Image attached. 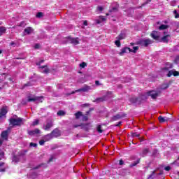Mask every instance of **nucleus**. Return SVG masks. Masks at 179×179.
<instances>
[{
  "instance_id": "obj_1",
  "label": "nucleus",
  "mask_w": 179,
  "mask_h": 179,
  "mask_svg": "<svg viewBox=\"0 0 179 179\" xmlns=\"http://www.w3.org/2000/svg\"><path fill=\"white\" fill-rule=\"evenodd\" d=\"M139 50V47L134 46L133 47V50L129 48H123L121 51L119 52L120 55H124V54H128L129 52H136Z\"/></svg>"
},
{
  "instance_id": "obj_2",
  "label": "nucleus",
  "mask_w": 179,
  "mask_h": 179,
  "mask_svg": "<svg viewBox=\"0 0 179 179\" xmlns=\"http://www.w3.org/2000/svg\"><path fill=\"white\" fill-rule=\"evenodd\" d=\"M8 114V106H3L0 109V121H3L6 118Z\"/></svg>"
},
{
  "instance_id": "obj_3",
  "label": "nucleus",
  "mask_w": 179,
  "mask_h": 179,
  "mask_svg": "<svg viewBox=\"0 0 179 179\" xmlns=\"http://www.w3.org/2000/svg\"><path fill=\"white\" fill-rule=\"evenodd\" d=\"M22 124V119L19 117L10 119V127H15Z\"/></svg>"
},
{
  "instance_id": "obj_4",
  "label": "nucleus",
  "mask_w": 179,
  "mask_h": 179,
  "mask_svg": "<svg viewBox=\"0 0 179 179\" xmlns=\"http://www.w3.org/2000/svg\"><path fill=\"white\" fill-rule=\"evenodd\" d=\"M153 43V41L150 39H142L140 41L141 45H143V47H148V45L152 44Z\"/></svg>"
},
{
  "instance_id": "obj_5",
  "label": "nucleus",
  "mask_w": 179,
  "mask_h": 179,
  "mask_svg": "<svg viewBox=\"0 0 179 179\" xmlns=\"http://www.w3.org/2000/svg\"><path fill=\"white\" fill-rule=\"evenodd\" d=\"M159 94H160V91H150L148 92V96H150L152 99H156Z\"/></svg>"
},
{
  "instance_id": "obj_6",
  "label": "nucleus",
  "mask_w": 179,
  "mask_h": 179,
  "mask_svg": "<svg viewBox=\"0 0 179 179\" xmlns=\"http://www.w3.org/2000/svg\"><path fill=\"white\" fill-rule=\"evenodd\" d=\"M54 124L52 123V121L48 122L45 124L43 125V129L45 131H50V128H52V126Z\"/></svg>"
},
{
  "instance_id": "obj_7",
  "label": "nucleus",
  "mask_w": 179,
  "mask_h": 179,
  "mask_svg": "<svg viewBox=\"0 0 179 179\" xmlns=\"http://www.w3.org/2000/svg\"><path fill=\"white\" fill-rule=\"evenodd\" d=\"M28 101H43V97L31 96L28 98Z\"/></svg>"
},
{
  "instance_id": "obj_8",
  "label": "nucleus",
  "mask_w": 179,
  "mask_h": 179,
  "mask_svg": "<svg viewBox=\"0 0 179 179\" xmlns=\"http://www.w3.org/2000/svg\"><path fill=\"white\" fill-rule=\"evenodd\" d=\"M151 37H152L154 40H159L160 37V33L157 31H153L151 34Z\"/></svg>"
},
{
  "instance_id": "obj_9",
  "label": "nucleus",
  "mask_w": 179,
  "mask_h": 179,
  "mask_svg": "<svg viewBox=\"0 0 179 179\" xmlns=\"http://www.w3.org/2000/svg\"><path fill=\"white\" fill-rule=\"evenodd\" d=\"M78 127H80L81 128V129H85V131H87V129H89V127H90V124H76L74 125V128H78Z\"/></svg>"
},
{
  "instance_id": "obj_10",
  "label": "nucleus",
  "mask_w": 179,
  "mask_h": 179,
  "mask_svg": "<svg viewBox=\"0 0 179 179\" xmlns=\"http://www.w3.org/2000/svg\"><path fill=\"white\" fill-rule=\"evenodd\" d=\"M69 43L73 44L74 45H78L79 44V38H69Z\"/></svg>"
},
{
  "instance_id": "obj_11",
  "label": "nucleus",
  "mask_w": 179,
  "mask_h": 179,
  "mask_svg": "<svg viewBox=\"0 0 179 179\" xmlns=\"http://www.w3.org/2000/svg\"><path fill=\"white\" fill-rule=\"evenodd\" d=\"M179 76V72L176 70L169 71L167 76L170 78L171 76Z\"/></svg>"
},
{
  "instance_id": "obj_12",
  "label": "nucleus",
  "mask_w": 179,
  "mask_h": 179,
  "mask_svg": "<svg viewBox=\"0 0 179 179\" xmlns=\"http://www.w3.org/2000/svg\"><path fill=\"white\" fill-rule=\"evenodd\" d=\"M23 156L22 154L20 155H14L12 158L13 163H17L19 162V160H20V158Z\"/></svg>"
},
{
  "instance_id": "obj_13",
  "label": "nucleus",
  "mask_w": 179,
  "mask_h": 179,
  "mask_svg": "<svg viewBox=\"0 0 179 179\" xmlns=\"http://www.w3.org/2000/svg\"><path fill=\"white\" fill-rule=\"evenodd\" d=\"M29 135H37L38 134H41V131L38 129H35L34 130L30 131L28 132Z\"/></svg>"
},
{
  "instance_id": "obj_14",
  "label": "nucleus",
  "mask_w": 179,
  "mask_h": 179,
  "mask_svg": "<svg viewBox=\"0 0 179 179\" xmlns=\"http://www.w3.org/2000/svg\"><path fill=\"white\" fill-rule=\"evenodd\" d=\"M39 68L41 69V72H42L43 73H48V72H50V69H48V67H47V66H43Z\"/></svg>"
},
{
  "instance_id": "obj_15",
  "label": "nucleus",
  "mask_w": 179,
  "mask_h": 179,
  "mask_svg": "<svg viewBox=\"0 0 179 179\" xmlns=\"http://www.w3.org/2000/svg\"><path fill=\"white\" fill-rule=\"evenodd\" d=\"M96 24L104 23V22H106V17L103 16H99V19L96 20Z\"/></svg>"
},
{
  "instance_id": "obj_16",
  "label": "nucleus",
  "mask_w": 179,
  "mask_h": 179,
  "mask_svg": "<svg viewBox=\"0 0 179 179\" xmlns=\"http://www.w3.org/2000/svg\"><path fill=\"white\" fill-rule=\"evenodd\" d=\"M33 33V28L27 27L24 31V34H31Z\"/></svg>"
},
{
  "instance_id": "obj_17",
  "label": "nucleus",
  "mask_w": 179,
  "mask_h": 179,
  "mask_svg": "<svg viewBox=\"0 0 179 179\" xmlns=\"http://www.w3.org/2000/svg\"><path fill=\"white\" fill-rule=\"evenodd\" d=\"M1 138L3 139V141L8 140V131H4L1 133Z\"/></svg>"
},
{
  "instance_id": "obj_18",
  "label": "nucleus",
  "mask_w": 179,
  "mask_h": 179,
  "mask_svg": "<svg viewBox=\"0 0 179 179\" xmlns=\"http://www.w3.org/2000/svg\"><path fill=\"white\" fill-rule=\"evenodd\" d=\"M159 122H166V121H169V117H162L159 116L158 117Z\"/></svg>"
},
{
  "instance_id": "obj_19",
  "label": "nucleus",
  "mask_w": 179,
  "mask_h": 179,
  "mask_svg": "<svg viewBox=\"0 0 179 179\" xmlns=\"http://www.w3.org/2000/svg\"><path fill=\"white\" fill-rule=\"evenodd\" d=\"M170 35L164 34V36L162 38L163 43H168Z\"/></svg>"
},
{
  "instance_id": "obj_20",
  "label": "nucleus",
  "mask_w": 179,
  "mask_h": 179,
  "mask_svg": "<svg viewBox=\"0 0 179 179\" xmlns=\"http://www.w3.org/2000/svg\"><path fill=\"white\" fill-rule=\"evenodd\" d=\"M90 90V87L89 86H85L80 90H76V92H87Z\"/></svg>"
},
{
  "instance_id": "obj_21",
  "label": "nucleus",
  "mask_w": 179,
  "mask_h": 179,
  "mask_svg": "<svg viewBox=\"0 0 179 179\" xmlns=\"http://www.w3.org/2000/svg\"><path fill=\"white\" fill-rule=\"evenodd\" d=\"M52 136H59V130L55 129L52 131Z\"/></svg>"
},
{
  "instance_id": "obj_22",
  "label": "nucleus",
  "mask_w": 179,
  "mask_h": 179,
  "mask_svg": "<svg viewBox=\"0 0 179 179\" xmlns=\"http://www.w3.org/2000/svg\"><path fill=\"white\" fill-rule=\"evenodd\" d=\"M52 138V134L51 133L50 134H48L44 137V139L45 142H48V141H50Z\"/></svg>"
},
{
  "instance_id": "obj_23",
  "label": "nucleus",
  "mask_w": 179,
  "mask_h": 179,
  "mask_svg": "<svg viewBox=\"0 0 179 179\" xmlns=\"http://www.w3.org/2000/svg\"><path fill=\"white\" fill-rule=\"evenodd\" d=\"M6 32V28L5 27H0V36H2V34H4V33Z\"/></svg>"
},
{
  "instance_id": "obj_24",
  "label": "nucleus",
  "mask_w": 179,
  "mask_h": 179,
  "mask_svg": "<svg viewBox=\"0 0 179 179\" xmlns=\"http://www.w3.org/2000/svg\"><path fill=\"white\" fill-rule=\"evenodd\" d=\"M5 157V153L3 151L0 150V160H2V159H4Z\"/></svg>"
},
{
  "instance_id": "obj_25",
  "label": "nucleus",
  "mask_w": 179,
  "mask_h": 179,
  "mask_svg": "<svg viewBox=\"0 0 179 179\" xmlns=\"http://www.w3.org/2000/svg\"><path fill=\"white\" fill-rule=\"evenodd\" d=\"M125 38V34H120L118 36V40H124Z\"/></svg>"
},
{
  "instance_id": "obj_26",
  "label": "nucleus",
  "mask_w": 179,
  "mask_h": 179,
  "mask_svg": "<svg viewBox=\"0 0 179 179\" xmlns=\"http://www.w3.org/2000/svg\"><path fill=\"white\" fill-rule=\"evenodd\" d=\"M167 27H169L167 25L162 24L159 27V30H166V29H167Z\"/></svg>"
},
{
  "instance_id": "obj_27",
  "label": "nucleus",
  "mask_w": 179,
  "mask_h": 179,
  "mask_svg": "<svg viewBox=\"0 0 179 179\" xmlns=\"http://www.w3.org/2000/svg\"><path fill=\"white\" fill-rule=\"evenodd\" d=\"M57 115H59V116L65 115V111H64V110H59L57 112Z\"/></svg>"
},
{
  "instance_id": "obj_28",
  "label": "nucleus",
  "mask_w": 179,
  "mask_h": 179,
  "mask_svg": "<svg viewBox=\"0 0 179 179\" xmlns=\"http://www.w3.org/2000/svg\"><path fill=\"white\" fill-rule=\"evenodd\" d=\"M76 118H79L80 117H83V115L81 112H78L77 113L75 114Z\"/></svg>"
},
{
  "instance_id": "obj_29",
  "label": "nucleus",
  "mask_w": 179,
  "mask_h": 179,
  "mask_svg": "<svg viewBox=\"0 0 179 179\" xmlns=\"http://www.w3.org/2000/svg\"><path fill=\"white\" fill-rule=\"evenodd\" d=\"M115 45H117V47H121V42L120 41V40H117L115 41Z\"/></svg>"
},
{
  "instance_id": "obj_30",
  "label": "nucleus",
  "mask_w": 179,
  "mask_h": 179,
  "mask_svg": "<svg viewBox=\"0 0 179 179\" xmlns=\"http://www.w3.org/2000/svg\"><path fill=\"white\" fill-rule=\"evenodd\" d=\"M86 66H87V64L85 62L80 64V68H86Z\"/></svg>"
},
{
  "instance_id": "obj_31",
  "label": "nucleus",
  "mask_w": 179,
  "mask_h": 179,
  "mask_svg": "<svg viewBox=\"0 0 179 179\" xmlns=\"http://www.w3.org/2000/svg\"><path fill=\"white\" fill-rule=\"evenodd\" d=\"M43 16H44V14H43V13H41V12L38 13L36 14V17L40 18V17H43Z\"/></svg>"
},
{
  "instance_id": "obj_32",
  "label": "nucleus",
  "mask_w": 179,
  "mask_h": 179,
  "mask_svg": "<svg viewBox=\"0 0 179 179\" xmlns=\"http://www.w3.org/2000/svg\"><path fill=\"white\" fill-rule=\"evenodd\" d=\"M170 68H173V64H168V66L165 67L164 70L169 71V69H170Z\"/></svg>"
},
{
  "instance_id": "obj_33",
  "label": "nucleus",
  "mask_w": 179,
  "mask_h": 179,
  "mask_svg": "<svg viewBox=\"0 0 179 179\" xmlns=\"http://www.w3.org/2000/svg\"><path fill=\"white\" fill-rule=\"evenodd\" d=\"M173 13H174V15H175L176 19H179V14L177 13V10H175L173 11Z\"/></svg>"
},
{
  "instance_id": "obj_34",
  "label": "nucleus",
  "mask_w": 179,
  "mask_h": 179,
  "mask_svg": "<svg viewBox=\"0 0 179 179\" xmlns=\"http://www.w3.org/2000/svg\"><path fill=\"white\" fill-rule=\"evenodd\" d=\"M118 9V6H116L115 8H113L112 10H110V12H117Z\"/></svg>"
},
{
  "instance_id": "obj_35",
  "label": "nucleus",
  "mask_w": 179,
  "mask_h": 179,
  "mask_svg": "<svg viewBox=\"0 0 179 179\" xmlns=\"http://www.w3.org/2000/svg\"><path fill=\"white\" fill-rule=\"evenodd\" d=\"M44 143H45V139L43 138V140H41L39 141V145H41V146H43V145H44Z\"/></svg>"
},
{
  "instance_id": "obj_36",
  "label": "nucleus",
  "mask_w": 179,
  "mask_h": 179,
  "mask_svg": "<svg viewBox=\"0 0 179 179\" xmlns=\"http://www.w3.org/2000/svg\"><path fill=\"white\" fill-rule=\"evenodd\" d=\"M97 131L99 132V134H101V132H103V130H101V126H99L97 127Z\"/></svg>"
},
{
  "instance_id": "obj_37",
  "label": "nucleus",
  "mask_w": 179,
  "mask_h": 179,
  "mask_svg": "<svg viewBox=\"0 0 179 179\" xmlns=\"http://www.w3.org/2000/svg\"><path fill=\"white\" fill-rule=\"evenodd\" d=\"M120 118H122V116H121V115H117L116 116H115L114 119L115 120H118Z\"/></svg>"
},
{
  "instance_id": "obj_38",
  "label": "nucleus",
  "mask_w": 179,
  "mask_h": 179,
  "mask_svg": "<svg viewBox=\"0 0 179 179\" xmlns=\"http://www.w3.org/2000/svg\"><path fill=\"white\" fill-rule=\"evenodd\" d=\"M167 87H169V85L167 84H165L161 87V89L164 90V89H167Z\"/></svg>"
},
{
  "instance_id": "obj_39",
  "label": "nucleus",
  "mask_w": 179,
  "mask_h": 179,
  "mask_svg": "<svg viewBox=\"0 0 179 179\" xmlns=\"http://www.w3.org/2000/svg\"><path fill=\"white\" fill-rule=\"evenodd\" d=\"M98 10L99 12H103V10H104V8L102 6H99L98 7Z\"/></svg>"
},
{
  "instance_id": "obj_40",
  "label": "nucleus",
  "mask_w": 179,
  "mask_h": 179,
  "mask_svg": "<svg viewBox=\"0 0 179 179\" xmlns=\"http://www.w3.org/2000/svg\"><path fill=\"white\" fill-rule=\"evenodd\" d=\"M38 122H39V120H36L35 121H34L33 125H38Z\"/></svg>"
},
{
  "instance_id": "obj_41",
  "label": "nucleus",
  "mask_w": 179,
  "mask_h": 179,
  "mask_svg": "<svg viewBox=\"0 0 179 179\" xmlns=\"http://www.w3.org/2000/svg\"><path fill=\"white\" fill-rule=\"evenodd\" d=\"M104 100H106V99H104V98H98V99H96V101H104Z\"/></svg>"
},
{
  "instance_id": "obj_42",
  "label": "nucleus",
  "mask_w": 179,
  "mask_h": 179,
  "mask_svg": "<svg viewBox=\"0 0 179 179\" xmlns=\"http://www.w3.org/2000/svg\"><path fill=\"white\" fill-rule=\"evenodd\" d=\"M139 161H140L139 159H138L136 162H134V163L132 164L131 166H136V164H138L139 163Z\"/></svg>"
},
{
  "instance_id": "obj_43",
  "label": "nucleus",
  "mask_w": 179,
  "mask_h": 179,
  "mask_svg": "<svg viewBox=\"0 0 179 179\" xmlns=\"http://www.w3.org/2000/svg\"><path fill=\"white\" fill-rule=\"evenodd\" d=\"M164 170H166V171H170V170H171V167L166 166V167L164 168Z\"/></svg>"
},
{
  "instance_id": "obj_44",
  "label": "nucleus",
  "mask_w": 179,
  "mask_h": 179,
  "mask_svg": "<svg viewBox=\"0 0 179 179\" xmlns=\"http://www.w3.org/2000/svg\"><path fill=\"white\" fill-rule=\"evenodd\" d=\"M30 146H31V147L36 148V147L37 146V143H30Z\"/></svg>"
},
{
  "instance_id": "obj_45",
  "label": "nucleus",
  "mask_w": 179,
  "mask_h": 179,
  "mask_svg": "<svg viewBox=\"0 0 179 179\" xmlns=\"http://www.w3.org/2000/svg\"><path fill=\"white\" fill-rule=\"evenodd\" d=\"M173 164H176L177 166H179V157L178 159L173 162Z\"/></svg>"
},
{
  "instance_id": "obj_46",
  "label": "nucleus",
  "mask_w": 179,
  "mask_h": 179,
  "mask_svg": "<svg viewBox=\"0 0 179 179\" xmlns=\"http://www.w3.org/2000/svg\"><path fill=\"white\" fill-rule=\"evenodd\" d=\"M83 117V121H87L88 118L87 116H82Z\"/></svg>"
},
{
  "instance_id": "obj_47",
  "label": "nucleus",
  "mask_w": 179,
  "mask_h": 179,
  "mask_svg": "<svg viewBox=\"0 0 179 179\" xmlns=\"http://www.w3.org/2000/svg\"><path fill=\"white\" fill-rule=\"evenodd\" d=\"M119 164H120V166H122V164H124V161L120 160Z\"/></svg>"
},
{
  "instance_id": "obj_48",
  "label": "nucleus",
  "mask_w": 179,
  "mask_h": 179,
  "mask_svg": "<svg viewBox=\"0 0 179 179\" xmlns=\"http://www.w3.org/2000/svg\"><path fill=\"white\" fill-rule=\"evenodd\" d=\"M5 166V163H3V162H0V167H2V166Z\"/></svg>"
},
{
  "instance_id": "obj_49",
  "label": "nucleus",
  "mask_w": 179,
  "mask_h": 179,
  "mask_svg": "<svg viewBox=\"0 0 179 179\" xmlns=\"http://www.w3.org/2000/svg\"><path fill=\"white\" fill-rule=\"evenodd\" d=\"M84 26H87V22L85 20L83 22Z\"/></svg>"
},
{
  "instance_id": "obj_50",
  "label": "nucleus",
  "mask_w": 179,
  "mask_h": 179,
  "mask_svg": "<svg viewBox=\"0 0 179 179\" xmlns=\"http://www.w3.org/2000/svg\"><path fill=\"white\" fill-rule=\"evenodd\" d=\"M35 48H40V45L36 44V45H35Z\"/></svg>"
},
{
  "instance_id": "obj_51",
  "label": "nucleus",
  "mask_w": 179,
  "mask_h": 179,
  "mask_svg": "<svg viewBox=\"0 0 179 179\" xmlns=\"http://www.w3.org/2000/svg\"><path fill=\"white\" fill-rule=\"evenodd\" d=\"M42 62H44V60H41L39 63H36V65H40Z\"/></svg>"
},
{
  "instance_id": "obj_52",
  "label": "nucleus",
  "mask_w": 179,
  "mask_h": 179,
  "mask_svg": "<svg viewBox=\"0 0 179 179\" xmlns=\"http://www.w3.org/2000/svg\"><path fill=\"white\" fill-rule=\"evenodd\" d=\"M3 141H2V139H0V146H1V145H2V143H3Z\"/></svg>"
},
{
  "instance_id": "obj_53",
  "label": "nucleus",
  "mask_w": 179,
  "mask_h": 179,
  "mask_svg": "<svg viewBox=\"0 0 179 179\" xmlns=\"http://www.w3.org/2000/svg\"><path fill=\"white\" fill-rule=\"evenodd\" d=\"M0 171H1V172L5 171V169H0Z\"/></svg>"
},
{
  "instance_id": "obj_54",
  "label": "nucleus",
  "mask_w": 179,
  "mask_h": 179,
  "mask_svg": "<svg viewBox=\"0 0 179 179\" xmlns=\"http://www.w3.org/2000/svg\"><path fill=\"white\" fill-rule=\"evenodd\" d=\"M95 83H96V85H99V81L95 82Z\"/></svg>"
},
{
  "instance_id": "obj_55",
  "label": "nucleus",
  "mask_w": 179,
  "mask_h": 179,
  "mask_svg": "<svg viewBox=\"0 0 179 179\" xmlns=\"http://www.w3.org/2000/svg\"><path fill=\"white\" fill-rule=\"evenodd\" d=\"M31 178H36V176H31Z\"/></svg>"
},
{
  "instance_id": "obj_56",
  "label": "nucleus",
  "mask_w": 179,
  "mask_h": 179,
  "mask_svg": "<svg viewBox=\"0 0 179 179\" xmlns=\"http://www.w3.org/2000/svg\"><path fill=\"white\" fill-rule=\"evenodd\" d=\"M148 152V150H144V153H146Z\"/></svg>"
},
{
  "instance_id": "obj_57",
  "label": "nucleus",
  "mask_w": 179,
  "mask_h": 179,
  "mask_svg": "<svg viewBox=\"0 0 179 179\" xmlns=\"http://www.w3.org/2000/svg\"><path fill=\"white\" fill-rule=\"evenodd\" d=\"M49 162H52V159H50L49 160Z\"/></svg>"
},
{
  "instance_id": "obj_58",
  "label": "nucleus",
  "mask_w": 179,
  "mask_h": 179,
  "mask_svg": "<svg viewBox=\"0 0 179 179\" xmlns=\"http://www.w3.org/2000/svg\"><path fill=\"white\" fill-rule=\"evenodd\" d=\"M0 54H2V50H0Z\"/></svg>"
},
{
  "instance_id": "obj_59",
  "label": "nucleus",
  "mask_w": 179,
  "mask_h": 179,
  "mask_svg": "<svg viewBox=\"0 0 179 179\" xmlns=\"http://www.w3.org/2000/svg\"><path fill=\"white\" fill-rule=\"evenodd\" d=\"M177 25L179 26V22L177 23Z\"/></svg>"
},
{
  "instance_id": "obj_60",
  "label": "nucleus",
  "mask_w": 179,
  "mask_h": 179,
  "mask_svg": "<svg viewBox=\"0 0 179 179\" xmlns=\"http://www.w3.org/2000/svg\"><path fill=\"white\" fill-rule=\"evenodd\" d=\"M73 93H75V92H73L71 93V94H73Z\"/></svg>"
},
{
  "instance_id": "obj_61",
  "label": "nucleus",
  "mask_w": 179,
  "mask_h": 179,
  "mask_svg": "<svg viewBox=\"0 0 179 179\" xmlns=\"http://www.w3.org/2000/svg\"><path fill=\"white\" fill-rule=\"evenodd\" d=\"M149 2H150L152 0H148Z\"/></svg>"
},
{
  "instance_id": "obj_62",
  "label": "nucleus",
  "mask_w": 179,
  "mask_h": 179,
  "mask_svg": "<svg viewBox=\"0 0 179 179\" xmlns=\"http://www.w3.org/2000/svg\"><path fill=\"white\" fill-rule=\"evenodd\" d=\"M176 31L178 32V30L176 29Z\"/></svg>"
},
{
  "instance_id": "obj_63",
  "label": "nucleus",
  "mask_w": 179,
  "mask_h": 179,
  "mask_svg": "<svg viewBox=\"0 0 179 179\" xmlns=\"http://www.w3.org/2000/svg\"><path fill=\"white\" fill-rule=\"evenodd\" d=\"M0 24H2V23L0 22Z\"/></svg>"
},
{
  "instance_id": "obj_64",
  "label": "nucleus",
  "mask_w": 179,
  "mask_h": 179,
  "mask_svg": "<svg viewBox=\"0 0 179 179\" xmlns=\"http://www.w3.org/2000/svg\"><path fill=\"white\" fill-rule=\"evenodd\" d=\"M178 8H179V5H178Z\"/></svg>"
}]
</instances>
